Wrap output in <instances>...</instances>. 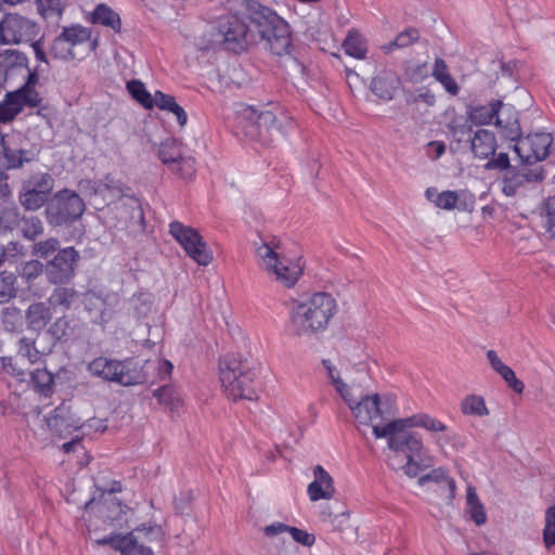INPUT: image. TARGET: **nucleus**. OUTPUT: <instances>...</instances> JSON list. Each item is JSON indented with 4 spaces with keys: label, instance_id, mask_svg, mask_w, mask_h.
I'll list each match as a JSON object with an SVG mask.
<instances>
[{
    "label": "nucleus",
    "instance_id": "1",
    "mask_svg": "<svg viewBox=\"0 0 555 555\" xmlns=\"http://www.w3.org/2000/svg\"><path fill=\"white\" fill-rule=\"evenodd\" d=\"M257 42H263L272 53L281 55L291 47V31L274 11L248 0L241 2L234 12L218 18L211 39L201 49L223 48L237 52Z\"/></svg>",
    "mask_w": 555,
    "mask_h": 555
},
{
    "label": "nucleus",
    "instance_id": "2",
    "mask_svg": "<svg viewBox=\"0 0 555 555\" xmlns=\"http://www.w3.org/2000/svg\"><path fill=\"white\" fill-rule=\"evenodd\" d=\"M336 311V300L327 293H315L305 300H294L289 308L288 331L295 337L315 338L327 330Z\"/></svg>",
    "mask_w": 555,
    "mask_h": 555
},
{
    "label": "nucleus",
    "instance_id": "3",
    "mask_svg": "<svg viewBox=\"0 0 555 555\" xmlns=\"http://www.w3.org/2000/svg\"><path fill=\"white\" fill-rule=\"evenodd\" d=\"M220 382L229 399L257 400L258 370L254 362L243 354H229L219 364Z\"/></svg>",
    "mask_w": 555,
    "mask_h": 555
},
{
    "label": "nucleus",
    "instance_id": "4",
    "mask_svg": "<svg viewBox=\"0 0 555 555\" xmlns=\"http://www.w3.org/2000/svg\"><path fill=\"white\" fill-rule=\"evenodd\" d=\"M281 245L276 240L263 241L256 247L259 267L275 282L285 287H293L302 274L304 266L300 260L281 256Z\"/></svg>",
    "mask_w": 555,
    "mask_h": 555
},
{
    "label": "nucleus",
    "instance_id": "5",
    "mask_svg": "<svg viewBox=\"0 0 555 555\" xmlns=\"http://www.w3.org/2000/svg\"><path fill=\"white\" fill-rule=\"evenodd\" d=\"M237 117L245 135L251 140H258L262 144H270L284 134L283 121L279 120L269 109L241 105Z\"/></svg>",
    "mask_w": 555,
    "mask_h": 555
},
{
    "label": "nucleus",
    "instance_id": "6",
    "mask_svg": "<svg viewBox=\"0 0 555 555\" xmlns=\"http://www.w3.org/2000/svg\"><path fill=\"white\" fill-rule=\"evenodd\" d=\"M409 426L404 424L400 418L395 420L386 424L385 426L373 425V434L376 438H387L388 447L393 452L388 457L389 466L393 469H398L401 464L399 455L403 454L404 457L410 453H414L423 446L422 438L409 430Z\"/></svg>",
    "mask_w": 555,
    "mask_h": 555
},
{
    "label": "nucleus",
    "instance_id": "7",
    "mask_svg": "<svg viewBox=\"0 0 555 555\" xmlns=\"http://www.w3.org/2000/svg\"><path fill=\"white\" fill-rule=\"evenodd\" d=\"M88 371L104 380L115 382L122 386H132L146 382L145 373L132 359L120 361L99 357L88 364Z\"/></svg>",
    "mask_w": 555,
    "mask_h": 555
},
{
    "label": "nucleus",
    "instance_id": "8",
    "mask_svg": "<svg viewBox=\"0 0 555 555\" xmlns=\"http://www.w3.org/2000/svg\"><path fill=\"white\" fill-rule=\"evenodd\" d=\"M86 204L75 191L63 189L56 192L46 206V218L52 227L68 225L81 218Z\"/></svg>",
    "mask_w": 555,
    "mask_h": 555
},
{
    "label": "nucleus",
    "instance_id": "9",
    "mask_svg": "<svg viewBox=\"0 0 555 555\" xmlns=\"http://www.w3.org/2000/svg\"><path fill=\"white\" fill-rule=\"evenodd\" d=\"M39 33L38 24L17 13H8L0 21V43L20 44L35 40Z\"/></svg>",
    "mask_w": 555,
    "mask_h": 555
},
{
    "label": "nucleus",
    "instance_id": "10",
    "mask_svg": "<svg viewBox=\"0 0 555 555\" xmlns=\"http://www.w3.org/2000/svg\"><path fill=\"white\" fill-rule=\"evenodd\" d=\"M169 232L199 266H208L211 262L212 254L196 230L179 221H172L169 224Z\"/></svg>",
    "mask_w": 555,
    "mask_h": 555
},
{
    "label": "nucleus",
    "instance_id": "11",
    "mask_svg": "<svg viewBox=\"0 0 555 555\" xmlns=\"http://www.w3.org/2000/svg\"><path fill=\"white\" fill-rule=\"evenodd\" d=\"M552 142L551 133H530L525 138H518L514 151L520 158L521 165L533 166L547 157Z\"/></svg>",
    "mask_w": 555,
    "mask_h": 555
},
{
    "label": "nucleus",
    "instance_id": "12",
    "mask_svg": "<svg viewBox=\"0 0 555 555\" xmlns=\"http://www.w3.org/2000/svg\"><path fill=\"white\" fill-rule=\"evenodd\" d=\"M78 188L85 196L93 201L96 209H100L103 204H111L115 199L121 201L122 197L127 196L124 194L122 184L109 176L100 181L81 180Z\"/></svg>",
    "mask_w": 555,
    "mask_h": 555
},
{
    "label": "nucleus",
    "instance_id": "13",
    "mask_svg": "<svg viewBox=\"0 0 555 555\" xmlns=\"http://www.w3.org/2000/svg\"><path fill=\"white\" fill-rule=\"evenodd\" d=\"M115 210L116 222L113 227L118 229H127L132 233L144 231V212L140 201L133 196L127 195L121 201H117L109 211Z\"/></svg>",
    "mask_w": 555,
    "mask_h": 555
},
{
    "label": "nucleus",
    "instance_id": "14",
    "mask_svg": "<svg viewBox=\"0 0 555 555\" xmlns=\"http://www.w3.org/2000/svg\"><path fill=\"white\" fill-rule=\"evenodd\" d=\"M78 259L79 255L74 247H66L59 250L46 267V274L49 282L53 284L68 282L74 276L75 264Z\"/></svg>",
    "mask_w": 555,
    "mask_h": 555
},
{
    "label": "nucleus",
    "instance_id": "15",
    "mask_svg": "<svg viewBox=\"0 0 555 555\" xmlns=\"http://www.w3.org/2000/svg\"><path fill=\"white\" fill-rule=\"evenodd\" d=\"M529 167L525 165L512 167L505 172L502 181V192L506 196H514L518 189L526 183L539 182L544 179L545 175L541 166Z\"/></svg>",
    "mask_w": 555,
    "mask_h": 555
},
{
    "label": "nucleus",
    "instance_id": "16",
    "mask_svg": "<svg viewBox=\"0 0 555 555\" xmlns=\"http://www.w3.org/2000/svg\"><path fill=\"white\" fill-rule=\"evenodd\" d=\"M49 429L60 438L66 437L77 429L85 428V423L72 413V406L62 402L46 418Z\"/></svg>",
    "mask_w": 555,
    "mask_h": 555
},
{
    "label": "nucleus",
    "instance_id": "17",
    "mask_svg": "<svg viewBox=\"0 0 555 555\" xmlns=\"http://www.w3.org/2000/svg\"><path fill=\"white\" fill-rule=\"evenodd\" d=\"M350 408L356 420L364 425L372 423L376 417L382 416L378 395L364 396L357 401L351 391L343 398Z\"/></svg>",
    "mask_w": 555,
    "mask_h": 555
},
{
    "label": "nucleus",
    "instance_id": "18",
    "mask_svg": "<svg viewBox=\"0 0 555 555\" xmlns=\"http://www.w3.org/2000/svg\"><path fill=\"white\" fill-rule=\"evenodd\" d=\"M35 159V153L17 147L11 140L0 142V164L5 169H16Z\"/></svg>",
    "mask_w": 555,
    "mask_h": 555
},
{
    "label": "nucleus",
    "instance_id": "19",
    "mask_svg": "<svg viewBox=\"0 0 555 555\" xmlns=\"http://www.w3.org/2000/svg\"><path fill=\"white\" fill-rule=\"evenodd\" d=\"M314 480L309 483L307 492L311 501L330 500L335 492L334 481L331 475L321 466L313 469Z\"/></svg>",
    "mask_w": 555,
    "mask_h": 555
},
{
    "label": "nucleus",
    "instance_id": "20",
    "mask_svg": "<svg viewBox=\"0 0 555 555\" xmlns=\"http://www.w3.org/2000/svg\"><path fill=\"white\" fill-rule=\"evenodd\" d=\"M495 126L502 129L503 135L508 140H516L520 137L518 112L509 104H502L496 114Z\"/></svg>",
    "mask_w": 555,
    "mask_h": 555
},
{
    "label": "nucleus",
    "instance_id": "21",
    "mask_svg": "<svg viewBox=\"0 0 555 555\" xmlns=\"http://www.w3.org/2000/svg\"><path fill=\"white\" fill-rule=\"evenodd\" d=\"M157 154L166 165H179L188 170L193 169L194 159L183 157L180 144L172 138H167L158 145Z\"/></svg>",
    "mask_w": 555,
    "mask_h": 555
},
{
    "label": "nucleus",
    "instance_id": "22",
    "mask_svg": "<svg viewBox=\"0 0 555 555\" xmlns=\"http://www.w3.org/2000/svg\"><path fill=\"white\" fill-rule=\"evenodd\" d=\"M400 86V78L392 70L379 72L371 82V90L383 100H392Z\"/></svg>",
    "mask_w": 555,
    "mask_h": 555
},
{
    "label": "nucleus",
    "instance_id": "23",
    "mask_svg": "<svg viewBox=\"0 0 555 555\" xmlns=\"http://www.w3.org/2000/svg\"><path fill=\"white\" fill-rule=\"evenodd\" d=\"M404 465L400 464L404 474L410 478H415L421 475L425 469L434 466V457L427 452L424 444L418 451L408 454Z\"/></svg>",
    "mask_w": 555,
    "mask_h": 555
},
{
    "label": "nucleus",
    "instance_id": "24",
    "mask_svg": "<svg viewBox=\"0 0 555 555\" xmlns=\"http://www.w3.org/2000/svg\"><path fill=\"white\" fill-rule=\"evenodd\" d=\"M470 149L474 155L481 159L494 155L496 150L494 133L487 129L477 130L470 139Z\"/></svg>",
    "mask_w": 555,
    "mask_h": 555
},
{
    "label": "nucleus",
    "instance_id": "25",
    "mask_svg": "<svg viewBox=\"0 0 555 555\" xmlns=\"http://www.w3.org/2000/svg\"><path fill=\"white\" fill-rule=\"evenodd\" d=\"M487 359L491 367L501 375V377L507 383L508 387L517 393H521L524 391V383L516 377L515 372L508 365L502 362L494 350H489L487 352Z\"/></svg>",
    "mask_w": 555,
    "mask_h": 555
},
{
    "label": "nucleus",
    "instance_id": "26",
    "mask_svg": "<svg viewBox=\"0 0 555 555\" xmlns=\"http://www.w3.org/2000/svg\"><path fill=\"white\" fill-rule=\"evenodd\" d=\"M51 319V309L44 302H34L29 305L25 313L27 327L31 331H42Z\"/></svg>",
    "mask_w": 555,
    "mask_h": 555
},
{
    "label": "nucleus",
    "instance_id": "27",
    "mask_svg": "<svg viewBox=\"0 0 555 555\" xmlns=\"http://www.w3.org/2000/svg\"><path fill=\"white\" fill-rule=\"evenodd\" d=\"M418 485L425 486L427 482L437 483L441 490L446 491V498L451 502L455 496V481L449 477L443 468H435L430 473L418 478Z\"/></svg>",
    "mask_w": 555,
    "mask_h": 555
},
{
    "label": "nucleus",
    "instance_id": "28",
    "mask_svg": "<svg viewBox=\"0 0 555 555\" xmlns=\"http://www.w3.org/2000/svg\"><path fill=\"white\" fill-rule=\"evenodd\" d=\"M433 77L442 85L444 90L451 95H457L460 87L449 73V67L444 60L437 57L431 70Z\"/></svg>",
    "mask_w": 555,
    "mask_h": 555
},
{
    "label": "nucleus",
    "instance_id": "29",
    "mask_svg": "<svg viewBox=\"0 0 555 555\" xmlns=\"http://www.w3.org/2000/svg\"><path fill=\"white\" fill-rule=\"evenodd\" d=\"M502 104L501 100H493L488 105H478L468 111V117L476 125H489L496 119V114Z\"/></svg>",
    "mask_w": 555,
    "mask_h": 555
},
{
    "label": "nucleus",
    "instance_id": "30",
    "mask_svg": "<svg viewBox=\"0 0 555 555\" xmlns=\"http://www.w3.org/2000/svg\"><path fill=\"white\" fill-rule=\"evenodd\" d=\"M78 300V292L73 287H55L48 302L53 308L68 310Z\"/></svg>",
    "mask_w": 555,
    "mask_h": 555
},
{
    "label": "nucleus",
    "instance_id": "31",
    "mask_svg": "<svg viewBox=\"0 0 555 555\" xmlns=\"http://www.w3.org/2000/svg\"><path fill=\"white\" fill-rule=\"evenodd\" d=\"M435 205L441 209L451 210L454 208L466 210L473 205V201L467 203L466 198L461 201V193L456 191H443L433 199Z\"/></svg>",
    "mask_w": 555,
    "mask_h": 555
},
{
    "label": "nucleus",
    "instance_id": "32",
    "mask_svg": "<svg viewBox=\"0 0 555 555\" xmlns=\"http://www.w3.org/2000/svg\"><path fill=\"white\" fill-rule=\"evenodd\" d=\"M92 21L95 24L109 27L116 33H119L121 29V21L119 15L105 4L96 5L92 14Z\"/></svg>",
    "mask_w": 555,
    "mask_h": 555
},
{
    "label": "nucleus",
    "instance_id": "33",
    "mask_svg": "<svg viewBox=\"0 0 555 555\" xmlns=\"http://www.w3.org/2000/svg\"><path fill=\"white\" fill-rule=\"evenodd\" d=\"M36 82H37V75L35 73L29 74L25 86L15 92H8L5 94L4 101H9L12 95H16L17 96L16 101L20 102L21 109L23 108L24 104H29L30 106H36L39 102L38 93L31 89V86H34Z\"/></svg>",
    "mask_w": 555,
    "mask_h": 555
},
{
    "label": "nucleus",
    "instance_id": "34",
    "mask_svg": "<svg viewBox=\"0 0 555 555\" xmlns=\"http://www.w3.org/2000/svg\"><path fill=\"white\" fill-rule=\"evenodd\" d=\"M155 105L160 109H166L176 115L178 124L184 126L188 121V116L183 107H181L173 96L165 94L160 91L155 92Z\"/></svg>",
    "mask_w": 555,
    "mask_h": 555
},
{
    "label": "nucleus",
    "instance_id": "35",
    "mask_svg": "<svg viewBox=\"0 0 555 555\" xmlns=\"http://www.w3.org/2000/svg\"><path fill=\"white\" fill-rule=\"evenodd\" d=\"M466 503L468 513L478 526L483 525L487 521V515L482 503L479 501L478 495L474 487H467Z\"/></svg>",
    "mask_w": 555,
    "mask_h": 555
},
{
    "label": "nucleus",
    "instance_id": "36",
    "mask_svg": "<svg viewBox=\"0 0 555 555\" xmlns=\"http://www.w3.org/2000/svg\"><path fill=\"white\" fill-rule=\"evenodd\" d=\"M51 349L39 350L36 341L28 337H22L18 340L17 356L26 359L29 363H38L43 354H48Z\"/></svg>",
    "mask_w": 555,
    "mask_h": 555
},
{
    "label": "nucleus",
    "instance_id": "37",
    "mask_svg": "<svg viewBox=\"0 0 555 555\" xmlns=\"http://www.w3.org/2000/svg\"><path fill=\"white\" fill-rule=\"evenodd\" d=\"M18 198L21 205L26 210H37L41 208L46 203L48 204L49 202V199L40 195V192H37L35 189L29 188L25 183H23L22 185Z\"/></svg>",
    "mask_w": 555,
    "mask_h": 555
},
{
    "label": "nucleus",
    "instance_id": "38",
    "mask_svg": "<svg viewBox=\"0 0 555 555\" xmlns=\"http://www.w3.org/2000/svg\"><path fill=\"white\" fill-rule=\"evenodd\" d=\"M400 420L409 427H422L429 431H443L447 428L440 421L427 414H416L411 417Z\"/></svg>",
    "mask_w": 555,
    "mask_h": 555
},
{
    "label": "nucleus",
    "instance_id": "39",
    "mask_svg": "<svg viewBox=\"0 0 555 555\" xmlns=\"http://www.w3.org/2000/svg\"><path fill=\"white\" fill-rule=\"evenodd\" d=\"M23 183H25L29 188L35 189L37 192H40V195H42L47 199L49 198L54 188V180L52 176L46 172L35 173L27 180H25Z\"/></svg>",
    "mask_w": 555,
    "mask_h": 555
},
{
    "label": "nucleus",
    "instance_id": "40",
    "mask_svg": "<svg viewBox=\"0 0 555 555\" xmlns=\"http://www.w3.org/2000/svg\"><path fill=\"white\" fill-rule=\"evenodd\" d=\"M420 39V33L415 28H408L401 31L395 40L386 43L382 47V50L385 53H391L393 49H403L406 48Z\"/></svg>",
    "mask_w": 555,
    "mask_h": 555
},
{
    "label": "nucleus",
    "instance_id": "41",
    "mask_svg": "<svg viewBox=\"0 0 555 555\" xmlns=\"http://www.w3.org/2000/svg\"><path fill=\"white\" fill-rule=\"evenodd\" d=\"M461 410L465 415L479 417L489 415V410L483 398L476 395L465 397L461 403Z\"/></svg>",
    "mask_w": 555,
    "mask_h": 555
},
{
    "label": "nucleus",
    "instance_id": "42",
    "mask_svg": "<svg viewBox=\"0 0 555 555\" xmlns=\"http://www.w3.org/2000/svg\"><path fill=\"white\" fill-rule=\"evenodd\" d=\"M127 90L131 96L145 108H152L155 104V95L152 96L145 86L140 80H130L127 82Z\"/></svg>",
    "mask_w": 555,
    "mask_h": 555
},
{
    "label": "nucleus",
    "instance_id": "43",
    "mask_svg": "<svg viewBox=\"0 0 555 555\" xmlns=\"http://www.w3.org/2000/svg\"><path fill=\"white\" fill-rule=\"evenodd\" d=\"M345 52L358 60H362L366 55L365 40L359 34L350 33L343 43Z\"/></svg>",
    "mask_w": 555,
    "mask_h": 555
},
{
    "label": "nucleus",
    "instance_id": "44",
    "mask_svg": "<svg viewBox=\"0 0 555 555\" xmlns=\"http://www.w3.org/2000/svg\"><path fill=\"white\" fill-rule=\"evenodd\" d=\"M540 216L543 228L551 238H555V196H551L542 204Z\"/></svg>",
    "mask_w": 555,
    "mask_h": 555
},
{
    "label": "nucleus",
    "instance_id": "45",
    "mask_svg": "<svg viewBox=\"0 0 555 555\" xmlns=\"http://www.w3.org/2000/svg\"><path fill=\"white\" fill-rule=\"evenodd\" d=\"M43 223L38 217H23L21 220V231L27 240L35 241L38 236L43 234Z\"/></svg>",
    "mask_w": 555,
    "mask_h": 555
},
{
    "label": "nucleus",
    "instance_id": "46",
    "mask_svg": "<svg viewBox=\"0 0 555 555\" xmlns=\"http://www.w3.org/2000/svg\"><path fill=\"white\" fill-rule=\"evenodd\" d=\"M62 34L66 38L67 42L72 48L83 42L90 41L91 39L90 30L80 25L65 27Z\"/></svg>",
    "mask_w": 555,
    "mask_h": 555
},
{
    "label": "nucleus",
    "instance_id": "47",
    "mask_svg": "<svg viewBox=\"0 0 555 555\" xmlns=\"http://www.w3.org/2000/svg\"><path fill=\"white\" fill-rule=\"evenodd\" d=\"M98 545H109L114 550L122 553H129V547L132 544L130 537L127 534H111L95 541Z\"/></svg>",
    "mask_w": 555,
    "mask_h": 555
},
{
    "label": "nucleus",
    "instance_id": "48",
    "mask_svg": "<svg viewBox=\"0 0 555 555\" xmlns=\"http://www.w3.org/2000/svg\"><path fill=\"white\" fill-rule=\"evenodd\" d=\"M16 278L11 272H1L0 273V302H8L11 298L15 297L16 288H15Z\"/></svg>",
    "mask_w": 555,
    "mask_h": 555
},
{
    "label": "nucleus",
    "instance_id": "49",
    "mask_svg": "<svg viewBox=\"0 0 555 555\" xmlns=\"http://www.w3.org/2000/svg\"><path fill=\"white\" fill-rule=\"evenodd\" d=\"M322 365L326 370L327 376L331 379L332 385L335 387V390L341 396V398H346V395L350 391V387L343 382L337 369L330 360H322Z\"/></svg>",
    "mask_w": 555,
    "mask_h": 555
},
{
    "label": "nucleus",
    "instance_id": "50",
    "mask_svg": "<svg viewBox=\"0 0 555 555\" xmlns=\"http://www.w3.org/2000/svg\"><path fill=\"white\" fill-rule=\"evenodd\" d=\"M172 367L173 366L169 361L160 359L155 361H146L143 366H140V369L145 373V383L150 382L147 374L151 370H157L159 379L164 380L170 376Z\"/></svg>",
    "mask_w": 555,
    "mask_h": 555
},
{
    "label": "nucleus",
    "instance_id": "51",
    "mask_svg": "<svg viewBox=\"0 0 555 555\" xmlns=\"http://www.w3.org/2000/svg\"><path fill=\"white\" fill-rule=\"evenodd\" d=\"M154 396L158 399L159 403L169 406L172 411L178 409L181 404V399L177 391L168 386H162L154 391Z\"/></svg>",
    "mask_w": 555,
    "mask_h": 555
},
{
    "label": "nucleus",
    "instance_id": "52",
    "mask_svg": "<svg viewBox=\"0 0 555 555\" xmlns=\"http://www.w3.org/2000/svg\"><path fill=\"white\" fill-rule=\"evenodd\" d=\"M16 95H12L9 101H4L0 104V121H10L21 112V104L16 101ZM3 138L4 137L0 133V142Z\"/></svg>",
    "mask_w": 555,
    "mask_h": 555
},
{
    "label": "nucleus",
    "instance_id": "53",
    "mask_svg": "<svg viewBox=\"0 0 555 555\" xmlns=\"http://www.w3.org/2000/svg\"><path fill=\"white\" fill-rule=\"evenodd\" d=\"M543 540L547 548L555 545V504L546 511Z\"/></svg>",
    "mask_w": 555,
    "mask_h": 555
},
{
    "label": "nucleus",
    "instance_id": "54",
    "mask_svg": "<svg viewBox=\"0 0 555 555\" xmlns=\"http://www.w3.org/2000/svg\"><path fill=\"white\" fill-rule=\"evenodd\" d=\"M130 533H134L137 537L141 535L140 542H153L159 541L163 537V530L157 525H142L135 528Z\"/></svg>",
    "mask_w": 555,
    "mask_h": 555
},
{
    "label": "nucleus",
    "instance_id": "55",
    "mask_svg": "<svg viewBox=\"0 0 555 555\" xmlns=\"http://www.w3.org/2000/svg\"><path fill=\"white\" fill-rule=\"evenodd\" d=\"M73 332L70 320L66 317L56 319L49 327L48 333L55 339L60 340L66 336H69Z\"/></svg>",
    "mask_w": 555,
    "mask_h": 555
},
{
    "label": "nucleus",
    "instance_id": "56",
    "mask_svg": "<svg viewBox=\"0 0 555 555\" xmlns=\"http://www.w3.org/2000/svg\"><path fill=\"white\" fill-rule=\"evenodd\" d=\"M50 54L55 59H62L66 60L69 57H74L72 53V47L67 42L66 38L63 36V34L59 35L50 49Z\"/></svg>",
    "mask_w": 555,
    "mask_h": 555
},
{
    "label": "nucleus",
    "instance_id": "57",
    "mask_svg": "<svg viewBox=\"0 0 555 555\" xmlns=\"http://www.w3.org/2000/svg\"><path fill=\"white\" fill-rule=\"evenodd\" d=\"M60 248V241L55 237H50L44 241H40L34 245L33 254L41 258H48L53 255Z\"/></svg>",
    "mask_w": 555,
    "mask_h": 555
},
{
    "label": "nucleus",
    "instance_id": "58",
    "mask_svg": "<svg viewBox=\"0 0 555 555\" xmlns=\"http://www.w3.org/2000/svg\"><path fill=\"white\" fill-rule=\"evenodd\" d=\"M106 507L109 512L107 517L112 520H120V515L126 513V505H122L120 501L109 494L108 499H105L103 505L99 506V512L104 513L103 508Z\"/></svg>",
    "mask_w": 555,
    "mask_h": 555
},
{
    "label": "nucleus",
    "instance_id": "59",
    "mask_svg": "<svg viewBox=\"0 0 555 555\" xmlns=\"http://www.w3.org/2000/svg\"><path fill=\"white\" fill-rule=\"evenodd\" d=\"M18 223V211L15 207L0 211V233L13 230Z\"/></svg>",
    "mask_w": 555,
    "mask_h": 555
},
{
    "label": "nucleus",
    "instance_id": "60",
    "mask_svg": "<svg viewBox=\"0 0 555 555\" xmlns=\"http://www.w3.org/2000/svg\"><path fill=\"white\" fill-rule=\"evenodd\" d=\"M63 7V0H38V10L44 17L61 15Z\"/></svg>",
    "mask_w": 555,
    "mask_h": 555
},
{
    "label": "nucleus",
    "instance_id": "61",
    "mask_svg": "<svg viewBox=\"0 0 555 555\" xmlns=\"http://www.w3.org/2000/svg\"><path fill=\"white\" fill-rule=\"evenodd\" d=\"M30 378L34 385L43 390L53 383L52 375L46 369H37L30 372Z\"/></svg>",
    "mask_w": 555,
    "mask_h": 555
},
{
    "label": "nucleus",
    "instance_id": "62",
    "mask_svg": "<svg viewBox=\"0 0 555 555\" xmlns=\"http://www.w3.org/2000/svg\"><path fill=\"white\" fill-rule=\"evenodd\" d=\"M43 271V263L39 260H30L23 264L21 275L27 281L38 278Z\"/></svg>",
    "mask_w": 555,
    "mask_h": 555
},
{
    "label": "nucleus",
    "instance_id": "63",
    "mask_svg": "<svg viewBox=\"0 0 555 555\" xmlns=\"http://www.w3.org/2000/svg\"><path fill=\"white\" fill-rule=\"evenodd\" d=\"M132 544L129 547V553H122V555H154L153 551L145 546L143 542H140L141 535H135L134 533H128Z\"/></svg>",
    "mask_w": 555,
    "mask_h": 555
},
{
    "label": "nucleus",
    "instance_id": "64",
    "mask_svg": "<svg viewBox=\"0 0 555 555\" xmlns=\"http://www.w3.org/2000/svg\"><path fill=\"white\" fill-rule=\"evenodd\" d=\"M428 76L427 63L411 66L405 70V77L412 82H421Z\"/></svg>",
    "mask_w": 555,
    "mask_h": 555
}]
</instances>
